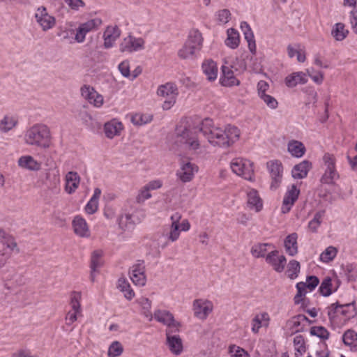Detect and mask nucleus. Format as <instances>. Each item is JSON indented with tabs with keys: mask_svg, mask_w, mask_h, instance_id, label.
<instances>
[{
	"mask_svg": "<svg viewBox=\"0 0 357 357\" xmlns=\"http://www.w3.org/2000/svg\"><path fill=\"white\" fill-rule=\"evenodd\" d=\"M241 28L243 32L245 40H251L252 39L254 38V34L252 31V29H251L250 25L247 22H241Z\"/></svg>",
	"mask_w": 357,
	"mask_h": 357,
	"instance_id": "69168bd1",
	"label": "nucleus"
},
{
	"mask_svg": "<svg viewBox=\"0 0 357 357\" xmlns=\"http://www.w3.org/2000/svg\"><path fill=\"white\" fill-rule=\"evenodd\" d=\"M299 194L300 190L295 185H291V187L287 190L283 199L282 206L281 208L283 213H287L291 210L292 206L298 199Z\"/></svg>",
	"mask_w": 357,
	"mask_h": 357,
	"instance_id": "2eb2a0df",
	"label": "nucleus"
},
{
	"mask_svg": "<svg viewBox=\"0 0 357 357\" xmlns=\"http://www.w3.org/2000/svg\"><path fill=\"white\" fill-rule=\"evenodd\" d=\"M200 134L213 146L229 147L239 139L241 132L237 127L231 125H227L224 129L215 127L211 119H205L198 130L184 129L178 133V136L189 151L194 154H203L206 153V147L200 142Z\"/></svg>",
	"mask_w": 357,
	"mask_h": 357,
	"instance_id": "f257e3e1",
	"label": "nucleus"
},
{
	"mask_svg": "<svg viewBox=\"0 0 357 357\" xmlns=\"http://www.w3.org/2000/svg\"><path fill=\"white\" fill-rule=\"evenodd\" d=\"M118 288L124 294L125 298L128 300H131L135 296V293L131 289L130 283L126 278H121L119 279Z\"/></svg>",
	"mask_w": 357,
	"mask_h": 357,
	"instance_id": "e433bc0d",
	"label": "nucleus"
},
{
	"mask_svg": "<svg viewBox=\"0 0 357 357\" xmlns=\"http://www.w3.org/2000/svg\"><path fill=\"white\" fill-rule=\"evenodd\" d=\"M0 242L3 245H6V247L10 248L11 250L16 249L17 251L19 252L15 238L3 230H0Z\"/></svg>",
	"mask_w": 357,
	"mask_h": 357,
	"instance_id": "79ce46f5",
	"label": "nucleus"
},
{
	"mask_svg": "<svg viewBox=\"0 0 357 357\" xmlns=\"http://www.w3.org/2000/svg\"><path fill=\"white\" fill-rule=\"evenodd\" d=\"M310 168L311 163L308 160H303L294 167L292 176L295 178H303L306 177Z\"/></svg>",
	"mask_w": 357,
	"mask_h": 357,
	"instance_id": "7c9ffc66",
	"label": "nucleus"
},
{
	"mask_svg": "<svg viewBox=\"0 0 357 357\" xmlns=\"http://www.w3.org/2000/svg\"><path fill=\"white\" fill-rule=\"evenodd\" d=\"M332 281L330 278H326L319 287V291L324 296H328L331 294Z\"/></svg>",
	"mask_w": 357,
	"mask_h": 357,
	"instance_id": "bf43d9fd",
	"label": "nucleus"
},
{
	"mask_svg": "<svg viewBox=\"0 0 357 357\" xmlns=\"http://www.w3.org/2000/svg\"><path fill=\"white\" fill-rule=\"evenodd\" d=\"M343 342L352 351H357V333L353 330L347 331L342 337Z\"/></svg>",
	"mask_w": 357,
	"mask_h": 357,
	"instance_id": "f704fd0d",
	"label": "nucleus"
},
{
	"mask_svg": "<svg viewBox=\"0 0 357 357\" xmlns=\"http://www.w3.org/2000/svg\"><path fill=\"white\" fill-rule=\"evenodd\" d=\"M257 89L259 97L261 98L262 96L267 94L266 92L268 91L270 86L266 81L260 80L257 83Z\"/></svg>",
	"mask_w": 357,
	"mask_h": 357,
	"instance_id": "e2e57ef3",
	"label": "nucleus"
},
{
	"mask_svg": "<svg viewBox=\"0 0 357 357\" xmlns=\"http://www.w3.org/2000/svg\"><path fill=\"white\" fill-rule=\"evenodd\" d=\"M285 84L288 87H294L297 84H303L307 82L306 75L303 72L293 73L285 78Z\"/></svg>",
	"mask_w": 357,
	"mask_h": 357,
	"instance_id": "c756f323",
	"label": "nucleus"
},
{
	"mask_svg": "<svg viewBox=\"0 0 357 357\" xmlns=\"http://www.w3.org/2000/svg\"><path fill=\"white\" fill-rule=\"evenodd\" d=\"M151 197V194L149 190L144 185L139 190L138 195L136 197V201L137 203H143Z\"/></svg>",
	"mask_w": 357,
	"mask_h": 357,
	"instance_id": "052dcab7",
	"label": "nucleus"
},
{
	"mask_svg": "<svg viewBox=\"0 0 357 357\" xmlns=\"http://www.w3.org/2000/svg\"><path fill=\"white\" fill-rule=\"evenodd\" d=\"M231 13L228 9H222L217 13L218 20L220 23L226 24L230 19Z\"/></svg>",
	"mask_w": 357,
	"mask_h": 357,
	"instance_id": "0e129e2a",
	"label": "nucleus"
},
{
	"mask_svg": "<svg viewBox=\"0 0 357 357\" xmlns=\"http://www.w3.org/2000/svg\"><path fill=\"white\" fill-rule=\"evenodd\" d=\"M266 261L277 273H282L287 264L286 257L280 254L279 251L273 250L266 256Z\"/></svg>",
	"mask_w": 357,
	"mask_h": 357,
	"instance_id": "f8f14e48",
	"label": "nucleus"
},
{
	"mask_svg": "<svg viewBox=\"0 0 357 357\" xmlns=\"http://www.w3.org/2000/svg\"><path fill=\"white\" fill-rule=\"evenodd\" d=\"M101 23V20L96 18L81 24L77 29L75 39L77 43L84 42L86 33L98 28Z\"/></svg>",
	"mask_w": 357,
	"mask_h": 357,
	"instance_id": "ddd939ff",
	"label": "nucleus"
},
{
	"mask_svg": "<svg viewBox=\"0 0 357 357\" xmlns=\"http://www.w3.org/2000/svg\"><path fill=\"white\" fill-rule=\"evenodd\" d=\"M300 263L296 260H291L287 265V273L288 277L293 280L298 277L300 273Z\"/></svg>",
	"mask_w": 357,
	"mask_h": 357,
	"instance_id": "a18cd8bd",
	"label": "nucleus"
},
{
	"mask_svg": "<svg viewBox=\"0 0 357 357\" xmlns=\"http://www.w3.org/2000/svg\"><path fill=\"white\" fill-rule=\"evenodd\" d=\"M267 168L272 178L271 188L275 190L282 182L283 172L282 165L279 160H271L267 162Z\"/></svg>",
	"mask_w": 357,
	"mask_h": 357,
	"instance_id": "9d476101",
	"label": "nucleus"
},
{
	"mask_svg": "<svg viewBox=\"0 0 357 357\" xmlns=\"http://www.w3.org/2000/svg\"><path fill=\"white\" fill-rule=\"evenodd\" d=\"M158 96L165 98L162 105L164 110L171 109L176 103L178 90L176 85L172 82H167L158 86L156 92Z\"/></svg>",
	"mask_w": 357,
	"mask_h": 357,
	"instance_id": "7ed1b4c3",
	"label": "nucleus"
},
{
	"mask_svg": "<svg viewBox=\"0 0 357 357\" xmlns=\"http://www.w3.org/2000/svg\"><path fill=\"white\" fill-rule=\"evenodd\" d=\"M202 68L208 80L213 81L217 78L218 70L215 61L206 59L203 62Z\"/></svg>",
	"mask_w": 357,
	"mask_h": 357,
	"instance_id": "bb28decb",
	"label": "nucleus"
},
{
	"mask_svg": "<svg viewBox=\"0 0 357 357\" xmlns=\"http://www.w3.org/2000/svg\"><path fill=\"white\" fill-rule=\"evenodd\" d=\"M247 206L249 209L255 212H259L263 208V200L259 196L258 191L250 188L247 190Z\"/></svg>",
	"mask_w": 357,
	"mask_h": 357,
	"instance_id": "dca6fc26",
	"label": "nucleus"
},
{
	"mask_svg": "<svg viewBox=\"0 0 357 357\" xmlns=\"http://www.w3.org/2000/svg\"><path fill=\"white\" fill-rule=\"evenodd\" d=\"M145 40L129 34L123 38L119 44V51L122 53H132L144 49Z\"/></svg>",
	"mask_w": 357,
	"mask_h": 357,
	"instance_id": "39448f33",
	"label": "nucleus"
},
{
	"mask_svg": "<svg viewBox=\"0 0 357 357\" xmlns=\"http://www.w3.org/2000/svg\"><path fill=\"white\" fill-rule=\"evenodd\" d=\"M119 226L124 229H130L133 228L134 222L132 220V215L126 213L119 218Z\"/></svg>",
	"mask_w": 357,
	"mask_h": 357,
	"instance_id": "4d7b16f0",
	"label": "nucleus"
},
{
	"mask_svg": "<svg viewBox=\"0 0 357 357\" xmlns=\"http://www.w3.org/2000/svg\"><path fill=\"white\" fill-rule=\"evenodd\" d=\"M81 293L73 292L71 295L70 305L73 311L68 312L66 317V324L71 325L77 319V314L81 312Z\"/></svg>",
	"mask_w": 357,
	"mask_h": 357,
	"instance_id": "4468645a",
	"label": "nucleus"
},
{
	"mask_svg": "<svg viewBox=\"0 0 357 357\" xmlns=\"http://www.w3.org/2000/svg\"><path fill=\"white\" fill-rule=\"evenodd\" d=\"M102 252L100 250H95L91 254L90 278L93 282L95 281L96 273L98 272V269L102 265Z\"/></svg>",
	"mask_w": 357,
	"mask_h": 357,
	"instance_id": "a878e982",
	"label": "nucleus"
},
{
	"mask_svg": "<svg viewBox=\"0 0 357 357\" xmlns=\"http://www.w3.org/2000/svg\"><path fill=\"white\" fill-rule=\"evenodd\" d=\"M16 125V121L10 116H6L0 121V130L2 132H8Z\"/></svg>",
	"mask_w": 357,
	"mask_h": 357,
	"instance_id": "13d9d810",
	"label": "nucleus"
},
{
	"mask_svg": "<svg viewBox=\"0 0 357 357\" xmlns=\"http://www.w3.org/2000/svg\"><path fill=\"white\" fill-rule=\"evenodd\" d=\"M297 238V234L292 233L287 236L284 240L285 250L290 256H294L298 253Z\"/></svg>",
	"mask_w": 357,
	"mask_h": 357,
	"instance_id": "2f4dec72",
	"label": "nucleus"
},
{
	"mask_svg": "<svg viewBox=\"0 0 357 357\" xmlns=\"http://www.w3.org/2000/svg\"><path fill=\"white\" fill-rule=\"evenodd\" d=\"M73 227L74 232L80 237H89L90 236V231L86 220L77 215L74 218L73 222Z\"/></svg>",
	"mask_w": 357,
	"mask_h": 357,
	"instance_id": "4be33fe9",
	"label": "nucleus"
},
{
	"mask_svg": "<svg viewBox=\"0 0 357 357\" xmlns=\"http://www.w3.org/2000/svg\"><path fill=\"white\" fill-rule=\"evenodd\" d=\"M323 160L326 169L321 181L324 183H333L338 178L335 169V158L333 155L327 153L324 154Z\"/></svg>",
	"mask_w": 357,
	"mask_h": 357,
	"instance_id": "0eeeda50",
	"label": "nucleus"
},
{
	"mask_svg": "<svg viewBox=\"0 0 357 357\" xmlns=\"http://www.w3.org/2000/svg\"><path fill=\"white\" fill-rule=\"evenodd\" d=\"M213 303L207 299H196L192 303L194 316L197 319L204 321L213 310Z\"/></svg>",
	"mask_w": 357,
	"mask_h": 357,
	"instance_id": "6e6552de",
	"label": "nucleus"
},
{
	"mask_svg": "<svg viewBox=\"0 0 357 357\" xmlns=\"http://www.w3.org/2000/svg\"><path fill=\"white\" fill-rule=\"evenodd\" d=\"M231 68L232 66L227 65V63L222 66V76L220 78V82L222 86H232L239 84V81L236 78Z\"/></svg>",
	"mask_w": 357,
	"mask_h": 357,
	"instance_id": "a211bd4d",
	"label": "nucleus"
},
{
	"mask_svg": "<svg viewBox=\"0 0 357 357\" xmlns=\"http://www.w3.org/2000/svg\"><path fill=\"white\" fill-rule=\"evenodd\" d=\"M311 335L317 336L322 340H327L329 337V332L323 326H312L310 328Z\"/></svg>",
	"mask_w": 357,
	"mask_h": 357,
	"instance_id": "3c124183",
	"label": "nucleus"
},
{
	"mask_svg": "<svg viewBox=\"0 0 357 357\" xmlns=\"http://www.w3.org/2000/svg\"><path fill=\"white\" fill-rule=\"evenodd\" d=\"M123 130V126L121 122L113 119L104 125V132L109 139H113L116 136H119Z\"/></svg>",
	"mask_w": 357,
	"mask_h": 357,
	"instance_id": "6ab92c4d",
	"label": "nucleus"
},
{
	"mask_svg": "<svg viewBox=\"0 0 357 357\" xmlns=\"http://www.w3.org/2000/svg\"><path fill=\"white\" fill-rule=\"evenodd\" d=\"M348 31L344 29V25L342 23H337L331 32L335 40L339 41L344 39Z\"/></svg>",
	"mask_w": 357,
	"mask_h": 357,
	"instance_id": "49530a36",
	"label": "nucleus"
},
{
	"mask_svg": "<svg viewBox=\"0 0 357 357\" xmlns=\"http://www.w3.org/2000/svg\"><path fill=\"white\" fill-rule=\"evenodd\" d=\"M81 94L85 100L96 108L101 107L104 103L103 96L89 85H84L81 88Z\"/></svg>",
	"mask_w": 357,
	"mask_h": 357,
	"instance_id": "9b49d317",
	"label": "nucleus"
},
{
	"mask_svg": "<svg viewBox=\"0 0 357 357\" xmlns=\"http://www.w3.org/2000/svg\"><path fill=\"white\" fill-rule=\"evenodd\" d=\"M65 190L68 194H73L78 188L80 176L76 172H68L65 176Z\"/></svg>",
	"mask_w": 357,
	"mask_h": 357,
	"instance_id": "aec40b11",
	"label": "nucleus"
},
{
	"mask_svg": "<svg viewBox=\"0 0 357 357\" xmlns=\"http://www.w3.org/2000/svg\"><path fill=\"white\" fill-rule=\"evenodd\" d=\"M294 346L296 350V357H301L306 351L305 342L301 335H297L294 337Z\"/></svg>",
	"mask_w": 357,
	"mask_h": 357,
	"instance_id": "a19ab883",
	"label": "nucleus"
},
{
	"mask_svg": "<svg viewBox=\"0 0 357 357\" xmlns=\"http://www.w3.org/2000/svg\"><path fill=\"white\" fill-rule=\"evenodd\" d=\"M227 46L235 49L239 45V36L237 31L234 29H229L227 30V38L225 40Z\"/></svg>",
	"mask_w": 357,
	"mask_h": 357,
	"instance_id": "4c0bfd02",
	"label": "nucleus"
},
{
	"mask_svg": "<svg viewBox=\"0 0 357 357\" xmlns=\"http://www.w3.org/2000/svg\"><path fill=\"white\" fill-rule=\"evenodd\" d=\"M166 345L170 352L179 356L183 351V340L180 335L166 337Z\"/></svg>",
	"mask_w": 357,
	"mask_h": 357,
	"instance_id": "b1692460",
	"label": "nucleus"
},
{
	"mask_svg": "<svg viewBox=\"0 0 357 357\" xmlns=\"http://www.w3.org/2000/svg\"><path fill=\"white\" fill-rule=\"evenodd\" d=\"M270 320L267 312H261L256 314L252 320V331L257 333L262 326H267Z\"/></svg>",
	"mask_w": 357,
	"mask_h": 357,
	"instance_id": "cd10ccee",
	"label": "nucleus"
},
{
	"mask_svg": "<svg viewBox=\"0 0 357 357\" xmlns=\"http://www.w3.org/2000/svg\"><path fill=\"white\" fill-rule=\"evenodd\" d=\"M228 353L231 357H250L245 349L236 344L229 346Z\"/></svg>",
	"mask_w": 357,
	"mask_h": 357,
	"instance_id": "09e8293b",
	"label": "nucleus"
},
{
	"mask_svg": "<svg viewBox=\"0 0 357 357\" xmlns=\"http://www.w3.org/2000/svg\"><path fill=\"white\" fill-rule=\"evenodd\" d=\"M65 3L72 10H78L79 8L85 6V3L82 0H64Z\"/></svg>",
	"mask_w": 357,
	"mask_h": 357,
	"instance_id": "338daca9",
	"label": "nucleus"
},
{
	"mask_svg": "<svg viewBox=\"0 0 357 357\" xmlns=\"http://www.w3.org/2000/svg\"><path fill=\"white\" fill-rule=\"evenodd\" d=\"M232 172L238 176L248 181L254 180L253 163L248 160L242 158H236L230 163Z\"/></svg>",
	"mask_w": 357,
	"mask_h": 357,
	"instance_id": "20e7f679",
	"label": "nucleus"
},
{
	"mask_svg": "<svg viewBox=\"0 0 357 357\" xmlns=\"http://www.w3.org/2000/svg\"><path fill=\"white\" fill-rule=\"evenodd\" d=\"M339 308L337 303H333L328 307V315L331 321H334L339 317Z\"/></svg>",
	"mask_w": 357,
	"mask_h": 357,
	"instance_id": "774afa93",
	"label": "nucleus"
},
{
	"mask_svg": "<svg viewBox=\"0 0 357 357\" xmlns=\"http://www.w3.org/2000/svg\"><path fill=\"white\" fill-rule=\"evenodd\" d=\"M324 213V211H319L314 214L313 219L308 224V228L310 231L313 232L317 231V228L322 222Z\"/></svg>",
	"mask_w": 357,
	"mask_h": 357,
	"instance_id": "de8ad7c7",
	"label": "nucleus"
},
{
	"mask_svg": "<svg viewBox=\"0 0 357 357\" xmlns=\"http://www.w3.org/2000/svg\"><path fill=\"white\" fill-rule=\"evenodd\" d=\"M287 150L289 153L296 158L302 157L305 153L304 144L297 140H291L287 144Z\"/></svg>",
	"mask_w": 357,
	"mask_h": 357,
	"instance_id": "473e14b6",
	"label": "nucleus"
},
{
	"mask_svg": "<svg viewBox=\"0 0 357 357\" xmlns=\"http://www.w3.org/2000/svg\"><path fill=\"white\" fill-rule=\"evenodd\" d=\"M137 303L142 307V314L149 319L153 320V314L151 312V301L145 297H141L137 300Z\"/></svg>",
	"mask_w": 357,
	"mask_h": 357,
	"instance_id": "58836bf2",
	"label": "nucleus"
},
{
	"mask_svg": "<svg viewBox=\"0 0 357 357\" xmlns=\"http://www.w3.org/2000/svg\"><path fill=\"white\" fill-rule=\"evenodd\" d=\"M260 98L264 101V102L270 109H274L278 107V102L277 100L273 96H272L269 94H266Z\"/></svg>",
	"mask_w": 357,
	"mask_h": 357,
	"instance_id": "680f3d73",
	"label": "nucleus"
},
{
	"mask_svg": "<svg viewBox=\"0 0 357 357\" xmlns=\"http://www.w3.org/2000/svg\"><path fill=\"white\" fill-rule=\"evenodd\" d=\"M36 22L43 31H47L53 29L56 25V18L50 15L47 8L41 6L35 13Z\"/></svg>",
	"mask_w": 357,
	"mask_h": 357,
	"instance_id": "423d86ee",
	"label": "nucleus"
},
{
	"mask_svg": "<svg viewBox=\"0 0 357 357\" xmlns=\"http://www.w3.org/2000/svg\"><path fill=\"white\" fill-rule=\"evenodd\" d=\"M123 347L119 341L113 342L108 349V356L109 357H117L122 354Z\"/></svg>",
	"mask_w": 357,
	"mask_h": 357,
	"instance_id": "864d4df0",
	"label": "nucleus"
},
{
	"mask_svg": "<svg viewBox=\"0 0 357 357\" xmlns=\"http://www.w3.org/2000/svg\"><path fill=\"white\" fill-rule=\"evenodd\" d=\"M153 319L158 322L166 326L171 321H172L174 317L172 312L166 310H156L153 314Z\"/></svg>",
	"mask_w": 357,
	"mask_h": 357,
	"instance_id": "72a5a7b5",
	"label": "nucleus"
},
{
	"mask_svg": "<svg viewBox=\"0 0 357 357\" xmlns=\"http://www.w3.org/2000/svg\"><path fill=\"white\" fill-rule=\"evenodd\" d=\"M152 121V116L144 114H135L131 118V121L137 126H142Z\"/></svg>",
	"mask_w": 357,
	"mask_h": 357,
	"instance_id": "603ef678",
	"label": "nucleus"
},
{
	"mask_svg": "<svg viewBox=\"0 0 357 357\" xmlns=\"http://www.w3.org/2000/svg\"><path fill=\"white\" fill-rule=\"evenodd\" d=\"M24 139L28 144L47 149L52 139L50 130L44 124H36L26 131Z\"/></svg>",
	"mask_w": 357,
	"mask_h": 357,
	"instance_id": "f03ea898",
	"label": "nucleus"
},
{
	"mask_svg": "<svg viewBox=\"0 0 357 357\" xmlns=\"http://www.w3.org/2000/svg\"><path fill=\"white\" fill-rule=\"evenodd\" d=\"M24 168L30 171H39L41 169V162L31 155L24 156Z\"/></svg>",
	"mask_w": 357,
	"mask_h": 357,
	"instance_id": "37998d69",
	"label": "nucleus"
},
{
	"mask_svg": "<svg viewBox=\"0 0 357 357\" xmlns=\"http://www.w3.org/2000/svg\"><path fill=\"white\" fill-rule=\"evenodd\" d=\"M101 190L99 188H96L93 197L87 203L85 211L89 214L96 213L98 208V199L100 196Z\"/></svg>",
	"mask_w": 357,
	"mask_h": 357,
	"instance_id": "c9c22d12",
	"label": "nucleus"
},
{
	"mask_svg": "<svg viewBox=\"0 0 357 357\" xmlns=\"http://www.w3.org/2000/svg\"><path fill=\"white\" fill-rule=\"evenodd\" d=\"M339 316L342 315L346 319H349L355 315L354 309L351 304L338 305Z\"/></svg>",
	"mask_w": 357,
	"mask_h": 357,
	"instance_id": "5fc2aeb1",
	"label": "nucleus"
},
{
	"mask_svg": "<svg viewBox=\"0 0 357 357\" xmlns=\"http://www.w3.org/2000/svg\"><path fill=\"white\" fill-rule=\"evenodd\" d=\"M121 31L116 26H108L103 33V46L109 49L114 46L115 41L120 37Z\"/></svg>",
	"mask_w": 357,
	"mask_h": 357,
	"instance_id": "f3484780",
	"label": "nucleus"
},
{
	"mask_svg": "<svg viewBox=\"0 0 357 357\" xmlns=\"http://www.w3.org/2000/svg\"><path fill=\"white\" fill-rule=\"evenodd\" d=\"M199 167L195 163L189 161H181L180 167L176 172V176L183 183L191 181L195 174L198 172Z\"/></svg>",
	"mask_w": 357,
	"mask_h": 357,
	"instance_id": "1a4fd4ad",
	"label": "nucleus"
},
{
	"mask_svg": "<svg viewBox=\"0 0 357 357\" xmlns=\"http://www.w3.org/2000/svg\"><path fill=\"white\" fill-rule=\"evenodd\" d=\"M337 250L333 246L328 247L320 255V260L323 262H329L336 256Z\"/></svg>",
	"mask_w": 357,
	"mask_h": 357,
	"instance_id": "8fccbe9b",
	"label": "nucleus"
},
{
	"mask_svg": "<svg viewBox=\"0 0 357 357\" xmlns=\"http://www.w3.org/2000/svg\"><path fill=\"white\" fill-rule=\"evenodd\" d=\"M199 52L185 42L178 50L177 56L182 60H193L197 58Z\"/></svg>",
	"mask_w": 357,
	"mask_h": 357,
	"instance_id": "c85d7f7f",
	"label": "nucleus"
},
{
	"mask_svg": "<svg viewBox=\"0 0 357 357\" xmlns=\"http://www.w3.org/2000/svg\"><path fill=\"white\" fill-rule=\"evenodd\" d=\"M296 289L297 294L295 295L294 301L296 304H299L303 301V297H304L307 293V283H304L303 282L297 283Z\"/></svg>",
	"mask_w": 357,
	"mask_h": 357,
	"instance_id": "6e6d98bb",
	"label": "nucleus"
},
{
	"mask_svg": "<svg viewBox=\"0 0 357 357\" xmlns=\"http://www.w3.org/2000/svg\"><path fill=\"white\" fill-rule=\"evenodd\" d=\"M165 326H166L165 336L170 337V336L179 335L178 333L181 331L182 324L181 322L178 321L175 319H174L172 321H171Z\"/></svg>",
	"mask_w": 357,
	"mask_h": 357,
	"instance_id": "ea45409f",
	"label": "nucleus"
},
{
	"mask_svg": "<svg viewBox=\"0 0 357 357\" xmlns=\"http://www.w3.org/2000/svg\"><path fill=\"white\" fill-rule=\"evenodd\" d=\"M268 246H271V245L269 243L255 244L252 247L250 252L255 258L264 257L267 252Z\"/></svg>",
	"mask_w": 357,
	"mask_h": 357,
	"instance_id": "c03bdc74",
	"label": "nucleus"
},
{
	"mask_svg": "<svg viewBox=\"0 0 357 357\" xmlns=\"http://www.w3.org/2000/svg\"><path fill=\"white\" fill-rule=\"evenodd\" d=\"M130 278L135 285L142 287L146 284L144 266L142 264H137L132 267Z\"/></svg>",
	"mask_w": 357,
	"mask_h": 357,
	"instance_id": "5701e85b",
	"label": "nucleus"
},
{
	"mask_svg": "<svg viewBox=\"0 0 357 357\" xmlns=\"http://www.w3.org/2000/svg\"><path fill=\"white\" fill-rule=\"evenodd\" d=\"M204 38L201 32L196 29L190 31L185 43L199 52L203 46Z\"/></svg>",
	"mask_w": 357,
	"mask_h": 357,
	"instance_id": "393cba45",
	"label": "nucleus"
},
{
	"mask_svg": "<svg viewBox=\"0 0 357 357\" xmlns=\"http://www.w3.org/2000/svg\"><path fill=\"white\" fill-rule=\"evenodd\" d=\"M181 218V215L178 213H176L171 216L172 224L169 231L166 235L167 240L170 242H175L180 236L179 221Z\"/></svg>",
	"mask_w": 357,
	"mask_h": 357,
	"instance_id": "412c9836",
	"label": "nucleus"
}]
</instances>
